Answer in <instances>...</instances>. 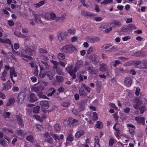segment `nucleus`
Wrapping results in <instances>:
<instances>
[{
	"label": "nucleus",
	"instance_id": "1",
	"mask_svg": "<svg viewBox=\"0 0 147 147\" xmlns=\"http://www.w3.org/2000/svg\"><path fill=\"white\" fill-rule=\"evenodd\" d=\"M61 50L64 53H70L75 51L76 49L73 45H65L62 47Z\"/></svg>",
	"mask_w": 147,
	"mask_h": 147
},
{
	"label": "nucleus",
	"instance_id": "2",
	"mask_svg": "<svg viewBox=\"0 0 147 147\" xmlns=\"http://www.w3.org/2000/svg\"><path fill=\"white\" fill-rule=\"evenodd\" d=\"M32 91L37 93L39 98H46L47 97L45 95H42L40 94L42 90V87L40 86L33 87L31 88Z\"/></svg>",
	"mask_w": 147,
	"mask_h": 147
},
{
	"label": "nucleus",
	"instance_id": "3",
	"mask_svg": "<svg viewBox=\"0 0 147 147\" xmlns=\"http://www.w3.org/2000/svg\"><path fill=\"white\" fill-rule=\"evenodd\" d=\"M135 66L137 67L140 68H147V61H138L135 63Z\"/></svg>",
	"mask_w": 147,
	"mask_h": 147
},
{
	"label": "nucleus",
	"instance_id": "4",
	"mask_svg": "<svg viewBox=\"0 0 147 147\" xmlns=\"http://www.w3.org/2000/svg\"><path fill=\"white\" fill-rule=\"evenodd\" d=\"M85 39L89 43H94L100 41V38L98 37L89 36L86 37Z\"/></svg>",
	"mask_w": 147,
	"mask_h": 147
},
{
	"label": "nucleus",
	"instance_id": "5",
	"mask_svg": "<svg viewBox=\"0 0 147 147\" xmlns=\"http://www.w3.org/2000/svg\"><path fill=\"white\" fill-rule=\"evenodd\" d=\"M102 47L106 51L108 52H111L114 51L116 49L114 46L110 44H108L104 45Z\"/></svg>",
	"mask_w": 147,
	"mask_h": 147
},
{
	"label": "nucleus",
	"instance_id": "6",
	"mask_svg": "<svg viewBox=\"0 0 147 147\" xmlns=\"http://www.w3.org/2000/svg\"><path fill=\"white\" fill-rule=\"evenodd\" d=\"M99 70L102 72H106L105 74L107 75H109V70L106 64L102 63L100 65Z\"/></svg>",
	"mask_w": 147,
	"mask_h": 147
},
{
	"label": "nucleus",
	"instance_id": "7",
	"mask_svg": "<svg viewBox=\"0 0 147 147\" xmlns=\"http://www.w3.org/2000/svg\"><path fill=\"white\" fill-rule=\"evenodd\" d=\"M68 35L67 32H66L59 31L58 32L57 36L59 41L62 40L65 37Z\"/></svg>",
	"mask_w": 147,
	"mask_h": 147
},
{
	"label": "nucleus",
	"instance_id": "8",
	"mask_svg": "<svg viewBox=\"0 0 147 147\" xmlns=\"http://www.w3.org/2000/svg\"><path fill=\"white\" fill-rule=\"evenodd\" d=\"M78 121L77 120L70 117L68 118V123L71 126L73 127H75L77 124Z\"/></svg>",
	"mask_w": 147,
	"mask_h": 147
},
{
	"label": "nucleus",
	"instance_id": "9",
	"mask_svg": "<svg viewBox=\"0 0 147 147\" xmlns=\"http://www.w3.org/2000/svg\"><path fill=\"white\" fill-rule=\"evenodd\" d=\"M89 59L90 61L94 64H97L98 63V59L95 55H90Z\"/></svg>",
	"mask_w": 147,
	"mask_h": 147
},
{
	"label": "nucleus",
	"instance_id": "10",
	"mask_svg": "<svg viewBox=\"0 0 147 147\" xmlns=\"http://www.w3.org/2000/svg\"><path fill=\"white\" fill-rule=\"evenodd\" d=\"M26 95L25 93L23 92L20 93L18 94V101L19 103L21 104L23 102Z\"/></svg>",
	"mask_w": 147,
	"mask_h": 147
},
{
	"label": "nucleus",
	"instance_id": "11",
	"mask_svg": "<svg viewBox=\"0 0 147 147\" xmlns=\"http://www.w3.org/2000/svg\"><path fill=\"white\" fill-rule=\"evenodd\" d=\"M115 73L116 75H119L123 74L125 72V71L121 67H117L115 70Z\"/></svg>",
	"mask_w": 147,
	"mask_h": 147
},
{
	"label": "nucleus",
	"instance_id": "12",
	"mask_svg": "<svg viewBox=\"0 0 147 147\" xmlns=\"http://www.w3.org/2000/svg\"><path fill=\"white\" fill-rule=\"evenodd\" d=\"M24 52L25 54L31 55L32 54V52L36 53V50L33 47L32 49L28 47L24 50Z\"/></svg>",
	"mask_w": 147,
	"mask_h": 147
},
{
	"label": "nucleus",
	"instance_id": "13",
	"mask_svg": "<svg viewBox=\"0 0 147 147\" xmlns=\"http://www.w3.org/2000/svg\"><path fill=\"white\" fill-rule=\"evenodd\" d=\"M109 25L112 28H115L117 26H121L120 22L119 21L114 20L109 24Z\"/></svg>",
	"mask_w": 147,
	"mask_h": 147
},
{
	"label": "nucleus",
	"instance_id": "14",
	"mask_svg": "<svg viewBox=\"0 0 147 147\" xmlns=\"http://www.w3.org/2000/svg\"><path fill=\"white\" fill-rule=\"evenodd\" d=\"M41 63L39 65V66L41 70H43L44 69V68H49V66L46 62L41 61Z\"/></svg>",
	"mask_w": 147,
	"mask_h": 147
},
{
	"label": "nucleus",
	"instance_id": "15",
	"mask_svg": "<svg viewBox=\"0 0 147 147\" xmlns=\"http://www.w3.org/2000/svg\"><path fill=\"white\" fill-rule=\"evenodd\" d=\"M135 119L139 124H141L142 123L143 125L145 124L144 119V117H135Z\"/></svg>",
	"mask_w": 147,
	"mask_h": 147
},
{
	"label": "nucleus",
	"instance_id": "16",
	"mask_svg": "<svg viewBox=\"0 0 147 147\" xmlns=\"http://www.w3.org/2000/svg\"><path fill=\"white\" fill-rule=\"evenodd\" d=\"M40 104L43 109H47L49 107L48 103L47 101L44 100L40 101Z\"/></svg>",
	"mask_w": 147,
	"mask_h": 147
},
{
	"label": "nucleus",
	"instance_id": "17",
	"mask_svg": "<svg viewBox=\"0 0 147 147\" xmlns=\"http://www.w3.org/2000/svg\"><path fill=\"white\" fill-rule=\"evenodd\" d=\"M30 101L32 102H34L37 100V98L36 96L34 94L31 93L29 95Z\"/></svg>",
	"mask_w": 147,
	"mask_h": 147
},
{
	"label": "nucleus",
	"instance_id": "18",
	"mask_svg": "<svg viewBox=\"0 0 147 147\" xmlns=\"http://www.w3.org/2000/svg\"><path fill=\"white\" fill-rule=\"evenodd\" d=\"M85 134V131L82 130H80L78 131L76 133L75 136L76 138H79Z\"/></svg>",
	"mask_w": 147,
	"mask_h": 147
},
{
	"label": "nucleus",
	"instance_id": "19",
	"mask_svg": "<svg viewBox=\"0 0 147 147\" xmlns=\"http://www.w3.org/2000/svg\"><path fill=\"white\" fill-rule=\"evenodd\" d=\"M33 16L34 18V20L36 23L39 24H40L42 23L40 16L39 15L34 13Z\"/></svg>",
	"mask_w": 147,
	"mask_h": 147
},
{
	"label": "nucleus",
	"instance_id": "20",
	"mask_svg": "<svg viewBox=\"0 0 147 147\" xmlns=\"http://www.w3.org/2000/svg\"><path fill=\"white\" fill-rule=\"evenodd\" d=\"M124 84L127 86H130L131 84V79L129 77H126L124 80Z\"/></svg>",
	"mask_w": 147,
	"mask_h": 147
},
{
	"label": "nucleus",
	"instance_id": "21",
	"mask_svg": "<svg viewBox=\"0 0 147 147\" xmlns=\"http://www.w3.org/2000/svg\"><path fill=\"white\" fill-rule=\"evenodd\" d=\"M85 69L89 72L92 74H94L95 72V68L93 67L92 65L85 67Z\"/></svg>",
	"mask_w": 147,
	"mask_h": 147
},
{
	"label": "nucleus",
	"instance_id": "22",
	"mask_svg": "<svg viewBox=\"0 0 147 147\" xmlns=\"http://www.w3.org/2000/svg\"><path fill=\"white\" fill-rule=\"evenodd\" d=\"M3 90H7L11 88L10 82L9 80L7 82L4 84Z\"/></svg>",
	"mask_w": 147,
	"mask_h": 147
},
{
	"label": "nucleus",
	"instance_id": "23",
	"mask_svg": "<svg viewBox=\"0 0 147 147\" xmlns=\"http://www.w3.org/2000/svg\"><path fill=\"white\" fill-rule=\"evenodd\" d=\"M81 14L82 16H93V14L84 10H83L82 11Z\"/></svg>",
	"mask_w": 147,
	"mask_h": 147
},
{
	"label": "nucleus",
	"instance_id": "24",
	"mask_svg": "<svg viewBox=\"0 0 147 147\" xmlns=\"http://www.w3.org/2000/svg\"><path fill=\"white\" fill-rule=\"evenodd\" d=\"M17 121L19 125L21 126H24L23 120L19 115H17L16 117Z\"/></svg>",
	"mask_w": 147,
	"mask_h": 147
},
{
	"label": "nucleus",
	"instance_id": "25",
	"mask_svg": "<svg viewBox=\"0 0 147 147\" xmlns=\"http://www.w3.org/2000/svg\"><path fill=\"white\" fill-rule=\"evenodd\" d=\"M9 72L11 78V77H13V78L15 77H17V74L15 72V71L13 67H12L11 68Z\"/></svg>",
	"mask_w": 147,
	"mask_h": 147
},
{
	"label": "nucleus",
	"instance_id": "26",
	"mask_svg": "<svg viewBox=\"0 0 147 147\" xmlns=\"http://www.w3.org/2000/svg\"><path fill=\"white\" fill-rule=\"evenodd\" d=\"M55 90L53 88H51L49 89L48 92L49 93L47 94L48 96H51L55 92Z\"/></svg>",
	"mask_w": 147,
	"mask_h": 147
},
{
	"label": "nucleus",
	"instance_id": "27",
	"mask_svg": "<svg viewBox=\"0 0 147 147\" xmlns=\"http://www.w3.org/2000/svg\"><path fill=\"white\" fill-rule=\"evenodd\" d=\"M57 57L59 60H63L65 58V55L63 53H61L57 55Z\"/></svg>",
	"mask_w": 147,
	"mask_h": 147
},
{
	"label": "nucleus",
	"instance_id": "28",
	"mask_svg": "<svg viewBox=\"0 0 147 147\" xmlns=\"http://www.w3.org/2000/svg\"><path fill=\"white\" fill-rule=\"evenodd\" d=\"M15 102V100L13 98H10L8 99V101L7 103L6 106H9L11 105L14 104Z\"/></svg>",
	"mask_w": 147,
	"mask_h": 147
},
{
	"label": "nucleus",
	"instance_id": "29",
	"mask_svg": "<svg viewBox=\"0 0 147 147\" xmlns=\"http://www.w3.org/2000/svg\"><path fill=\"white\" fill-rule=\"evenodd\" d=\"M79 94L80 96L85 97L87 96V94L83 88L80 89L79 91Z\"/></svg>",
	"mask_w": 147,
	"mask_h": 147
},
{
	"label": "nucleus",
	"instance_id": "30",
	"mask_svg": "<svg viewBox=\"0 0 147 147\" xmlns=\"http://www.w3.org/2000/svg\"><path fill=\"white\" fill-rule=\"evenodd\" d=\"M45 4V1H42L38 3L34 4V6L35 8H37Z\"/></svg>",
	"mask_w": 147,
	"mask_h": 147
},
{
	"label": "nucleus",
	"instance_id": "31",
	"mask_svg": "<svg viewBox=\"0 0 147 147\" xmlns=\"http://www.w3.org/2000/svg\"><path fill=\"white\" fill-rule=\"evenodd\" d=\"M83 65V61L80 60H78L77 62L76 63V67L77 68H79L82 67Z\"/></svg>",
	"mask_w": 147,
	"mask_h": 147
},
{
	"label": "nucleus",
	"instance_id": "32",
	"mask_svg": "<svg viewBox=\"0 0 147 147\" xmlns=\"http://www.w3.org/2000/svg\"><path fill=\"white\" fill-rule=\"evenodd\" d=\"M0 42L3 43H7V44L11 45V42L10 40L7 38L5 39H3L0 38Z\"/></svg>",
	"mask_w": 147,
	"mask_h": 147
},
{
	"label": "nucleus",
	"instance_id": "33",
	"mask_svg": "<svg viewBox=\"0 0 147 147\" xmlns=\"http://www.w3.org/2000/svg\"><path fill=\"white\" fill-rule=\"evenodd\" d=\"M26 139L27 141L32 143L33 144H34L33 143L34 142V139L32 135H30L27 136L26 138Z\"/></svg>",
	"mask_w": 147,
	"mask_h": 147
},
{
	"label": "nucleus",
	"instance_id": "34",
	"mask_svg": "<svg viewBox=\"0 0 147 147\" xmlns=\"http://www.w3.org/2000/svg\"><path fill=\"white\" fill-rule=\"evenodd\" d=\"M128 30H133L136 29V27L132 24H130L127 25Z\"/></svg>",
	"mask_w": 147,
	"mask_h": 147
},
{
	"label": "nucleus",
	"instance_id": "35",
	"mask_svg": "<svg viewBox=\"0 0 147 147\" xmlns=\"http://www.w3.org/2000/svg\"><path fill=\"white\" fill-rule=\"evenodd\" d=\"M0 144L3 146H6L7 145V143L3 138L0 139Z\"/></svg>",
	"mask_w": 147,
	"mask_h": 147
},
{
	"label": "nucleus",
	"instance_id": "36",
	"mask_svg": "<svg viewBox=\"0 0 147 147\" xmlns=\"http://www.w3.org/2000/svg\"><path fill=\"white\" fill-rule=\"evenodd\" d=\"M46 75L49 80H51L53 79V74L51 72L49 71H47L46 72Z\"/></svg>",
	"mask_w": 147,
	"mask_h": 147
},
{
	"label": "nucleus",
	"instance_id": "37",
	"mask_svg": "<svg viewBox=\"0 0 147 147\" xmlns=\"http://www.w3.org/2000/svg\"><path fill=\"white\" fill-rule=\"evenodd\" d=\"M23 132L22 129H20L16 130L15 134L18 136H22L23 135Z\"/></svg>",
	"mask_w": 147,
	"mask_h": 147
},
{
	"label": "nucleus",
	"instance_id": "38",
	"mask_svg": "<svg viewBox=\"0 0 147 147\" xmlns=\"http://www.w3.org/2000/svg\"><path fill=\"white\" fill-rule=\"evenodd\" d=\"M40 111V107L38 106H37L34 107L33 108L32 111L35 113H39Z\"/></svg>",
	"mask_w": 147,
	"mask_h": 147
},
{
	"label": "nucleus",
	"instance_id": "39",
	"mask_svg": "<svg viewBox=\"0 0 147 147\" xmlns=\"http://www.w3.org/2000/svg\"><path fill=\"white\" fill-rule=\"evenodd\" d=\"M95 126L97 128H101L103 127L102 123L98 121H96Z\"/></svg>",
	"mask_w": 147,
	"mask_h": 147
},
{
	"label": "nucleus",
	"instance_id": "40",
	"mask_svg": "<svg viewBox=\"0 0 147 147\" xmlns=\"http://www.w3.org/2000/svg\"><path fill=\"white\" fill-rule=\"evenodd\" d=\"M56 80L57 82H61L63 81V77L59 76H56Z\"/></svg>",
	"mask_w": 147,
	"mask_h": 147
},
{
	"label": "nucleus",
	"instance_id": "41",
	"mask_svg": "<svg viewBox=\"0 0 147 147\" xmlns=\"http://www.w3.org/2000/svg\"><path fill=\"white\" fill-rule=\"evenodd\" d=\"M51 61L54 65L53 68L55 69H57V65L58 64V62L53 60H51Z\"/></svg>",
	"mask_w": 147,
	"mask_h": 147
},
{
	"label": "nucleus",
	"instance_id": "42",
	"mask_svg": "<svg viewBox=\"0 0 147 147\" xmlns=\"http://www.w3.org/2000/svg\"><path fill=\"white\" fill-rule=\"evenodd\" d=\"M113 1L112 0H104L103 2H101L100 4H103L105 5L108 3H111Z\"/></svg>",
	"mask_w": 147,
	"mask_h": 147
},
{
	"label": "nucleus",
	"instance_id": "43",
	"mask_svg": "<svg viewBox=\"0 0 147 147\" xmlns=\"http://www.w3.org/2000/svg\"><path fill=\"white\" fill-rule=\"evenodd\" d=\"M133 55L136 57H141L143 55L142 53L140 51H137L134 53Z\"/></svg>",
	"mask_w": 147,
	"mask_h": 147
},
{
	"label": "nucleus",
	"instance_id": "44",
	"mask_svg": "<svg viewBox=\"0 0 147 147\" xmlns=\"http://www.w3.org/2000/svg\"><path fill=\"white\" fill-rule=\"evenodd\" d=\"M61 105L63 107H67L70 105V104L67 102H63L61 103Z\"/></svg>",
	"mask_w": 147,
	"mask_h": 147
},
{
	"label": "nucleus",
	"instance_id": "45",
	"mask_svg": "<svg viewBox=\"0 0 147 147\" xmlns=\"http://www.w3.org/2000/svg\"><path fill=\"white\" fill-rule=\"evenodd\" d=\"M51 135L53 137L55 141H56L57 140H59V138L58 136L57 135L55 134H51Z\"/></svg>",
	"mask_w": 147,
	"mask_h": 147
},
{
	"label": "nucleus",
	"instance_id": "46",
	"mask_svg": "<svg viewBox=\"0 0 147 147\" xmlns=\"http://www.w3.org/2000/svg\"><path fill=\"white\" fill-rule=\"evenodd\" d=\"M46 142H47L50 143L51 144H53V140L52 138H51L50 136L47 138L46 139Z\"/></svg>",
	"mask_w": 147,
	"mask_h": 147
},
{
	"label": "nucleus",
	"instance_id": "47",
	"mask_svg": "<svg viewBox=\"0 0 147 147\" xmlns=\"http://www.w3.org/2000/svg\"><path fill=\"white\" fill-rule=\"evenodd\" d=\"M11 80L13 84H15V82H17L18 79V77H15L13 78V77H11Z\"/></svg>",
	"mask_w": 147,
	"mask_h": 147
},
{
	"label": "nucleus",
	"instance_id": "48",
	"mask_svg": "<svg viewBox=\"0 0 147 147\" xmlns=\"http://www.w3.org/2000/svg\"><path fill=\"white\" fill-rule=\"evenodd\" d=\"M69 73L71 76H72L73 79H74L76 78V76L75 74L73 73V70H69Z\"/></svg>",
	"mask_w": 147,
	"mask_h": 147
},
{
	"label": "nucleus",
	"instance_id": "49",
	"mask_svg": "<svg viewBox=\"0 0 147 147\" xmlns=\"http://www.w3.org/2000/svg\"><path fill=\"white\" fill-rule=\"evenodd\" d=\"M73 135L71 134H69L67 138V140L70 141H73Z\"/></svg>",
	"mask_w": 147,
	"mask_h": 147
},
{
	"label": "nucleus",
	"instance_id": "50",
	"mask_svg": "<svg viewBox=\"0 0 147 147\" xmlns=\"http://www.w3.org/2000/svg\"><path fill=\"white\" fill-rule=\"evenodd\" d=\"M54 127L56 131H59L60 130V127L58 124H57L55 125Z\"/></svg>",
	"mask_w": 147,
	"mask_h": 147
},
{
	"label": "nucleus",
	"instance_id": "51",
	"mask_svg": "<svg viewBox=\"0 0 147 147\" xmlns=\"http://www.w3.org/2000/svg\"><path fill=\"white\" fill-rule=\"evenodd\" d=\"M121 64V61L119 60H115L114 62L113 66L114 67H116L117 65L119 64Z\"/></svg>",
	"mask_w": 147,
	"mask_h": 147
},
{
	"label": "nucleus",
	"instance_id": "52",
	"mask_svg": "<svg viewBox=\"0 0 147 147\" xmlns=\"http://www.w3.org/2000/svg\"><path fill=\"white\" fill-rule=\"evenodd\" d=\"M50 16L51 19L53 20H55L56 18V16L54 13H51L50 14Z\"/></svg>",
	"mask_w": 147,
	"mask_h": 147
},
{
	"label": "nucleus",
	"instance_id": "53",
	"mask_svg": "<svg viewBox=\"0 0 147 147\" xmlns=\"http://www.w3.org/2000/svg\"><path fill=\"white\" fill-rule=\"evenodd\" d=\"M93 119L94 120H96L97 119V116L96 113V112H93Z\"/></svg>",
	"mask_w": 147,
	"mask_h": 147
},
{
	"label": "nucleus",
	"instance_id": "54",
	"mask_svg": "<svg viewBox=\"0 0 147 147\" xmlns=\"http://www.w3.org/2000/svg\"><path fill=\"white\" fill-rule=\"evenodd\" d=\"M139 109L140 111V113L141 114H142L144 112V111L145 107L144 106H142V107H140L139 108Z\"/></svg>",
	"mask_w": 147,
	"mask_h": 147
},
{
	"label": "nucleus",
	"instance_id": "55",
	"mask_svg": "<svg viewBox=\"0 0 147 147\" xmlns=\"http://www.w3.org/2000/svg\"><path fill=\"white\" fill-rule=\"evenodd\" d=\"M39 52L40 53H47V51L45 50L44 49L40 48L39 49Z\"/></svg>",
	"mask_w": 147,
	"mask_h": 147
},
{
	"label": "nucleus",
	"instance_id": "56",
	"mask_svg": "<svg viewBox=\"0 0 147 147\" xmlns=\"http://www.w3.org/2000/svg\"><path fill=\"white\" fill-rule=\"evenodd\" d=\"M68 33L71 34H74L75 32V30H71V29H69L68 30Z\"/></svg>",
	"mask_w": 147,
	"mask_h": 147
},
{
	"label": "nucleus",
	"instance_id": "57",
	"mask_svg": "<svg viewBox=\"0 0 147 147\" xmlns=\"http://www.w3.org/2000/svg\"><path fill=\"white\" fill-rule=\"evenodd\" d=\"M131 37L129 36H125L122 38V40L124 41H125L130 39Z\"/></svg>",
	"mask_w": 147,
	"mask_h": 147
},
{
	"label": "nucleus",
	"instance_id": "58",
	"mask_svg": "<svg viewBox=\"0 0 147 147\" xmlns=\"http://www.w3.org/2000/svg\"><path fill=\"white\" fill-rule=\"evenodd\" d=\"M21 57H24L26 58L30 59V58H32L31 57L27 55H25L23 54L22 53H21Z\"/></svg>",
	"mask_w": 147,
	"mask_h": 147
},
{
	"label": "nucleus",
	"instance_id": "59",
	"mask_svg": "<svg viewBox=\"0 0 147 147\" xmlns=\"http://www.w3.org/2000/svg\"><path fill=\"white\" fill-rule=\"evenodd\" d=\"M79 108L80 111H83L85 108L84 106L82 104H80L79 106Z\"/></svg>",
	"mask_w": 147,
	"mask_h": 147
},
{
	"label": "nucleus",
	"instance_id": "60",
	"mask_svg": "<svg viewBox=\"0 0 147 147\" xmlns=\"http://www.w3.org/2000/svg\"><path fill=\"white\" fill-rule=\"evenodd\" d=\"M128 30L127 26L125 27H122L121 28V31L122 32H125V31Z\"/></svg>",
	"mask_w": 147,
	"mask_h": 147
},
{
	"label": "nucleus",
	"instance_id": "61",
	"mask_svg": "<svg viewBox=\"0 0 147 147\" xmlns=\"http://www.w3.org/2000/svg\"><path fill=\"white\" fill-rule=\"evenodd\" d=\"M78 37L77 36H74L71 38V41L74 42L77 40Z\"/></svg>",
	"mask_w": 147,
	"mask_h": 147
},
{
	"label": "nucleus",
	"instance_id": "62",
	"mask_svg": "<svg viewBox=\"0 0 147 147\" xmlns=\"http://www.w3.org/2000/svg\"><path fill=\"white\" fill-rule=\"evenodd\" d=\"M113 117L115 120V121L117 122L119 118L118 116L117 115V114L115 113L113 114Z\"/></svg>",
	"mask_w": 147,
	"mask_h": 147
},
{
	"label": "nucleus",
	"instance_id": "63",
	"mask_svg": "<svg viewBox=\"0 0 147 147\" xmlns=\"http://www.w3.org/2000/svg\"><path fill=\"white\" fill-rule=\"evenodd\" d=\"M93 50V48L92 47L89 48L87 51V53L90 54L92 52Z\"/></svg>",
	"mask_w": 147,
	"mask_h": 147
},
{
	"label": "nucleus",
	"instance_id": "64",
	"mask_svg": "<svg viewBox=\"0 0 147 147\" xmlns=\"http://www.w3.org/2000/svg\"><path fill=\"white\" fill-rule=\"evenodd\" d=\"M20 45H19L17 43H15L14 45V49L15 50H17L19 48Z\"/></svg>",
	"mask_w": 147,
	"mask_h": 147
}]
</instances>
